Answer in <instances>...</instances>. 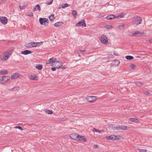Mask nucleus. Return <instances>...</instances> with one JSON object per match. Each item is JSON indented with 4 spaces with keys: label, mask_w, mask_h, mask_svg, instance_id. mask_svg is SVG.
I'll use <instances>...</instances> for the list:
<instances>
[{
    "label": "nucleus",
    "mask_w": 152,
    "mask_h": 152,
    "mask_svg": "<svg viewBox=\"0 0 152 152\" xmlns=\"http://www.w3.org/2000/svg\"><path fill=\"white\" fill-rule=\"evenodd\" d=\"M36 67L39 70H41L42 68V65H39L37 66Z\"/></svg>",
    "instance_id": "nucleus-35"
},
{
    "label": "nucleus",
    "mask_w": 152,
    "mask_h": 152,
    "mask_svg": "<svg viewBox=\"0 0 152 152\" xmlns=\"http://www.w3.org/2000/svg\"><path fill=\"white\" fill-rule=\"evenodd\" d=\"M8 73L7 70H1L0 71V74L1 75H6Z\"/></svg>",
    "instance_id": "nucleus-25"
},
{
    "label": "nucleus",
    "mask_w": 152,
    "mask_h": 152,
    "mask_svg": "<svg viewBox=\"0 0 152 152\" xmlns=\"http://www.w3.org/2000/svg\"><path fill=\"white\" fill-rule=\"evenodd\" d=\"M70 5L69 4H67V3H64L62 4L61 6L62 8H64L66 7H67L69 6Z\"/></svg>",
    "instance_id": "nucleus-27"
},
{
    "label": "nucleus",
    "mask_w": 152,
    "mask_h": 152,
    "mask_svg": "<svg viewBox=\"0 0 152 152\" xmlns=\"http://www.w3.org/2000/svg\"><path fill=\"white\" fill-rule=\"evenodd\" d=\"M129 119L130 121L136 123H139L140 122V120L136 118H130Z\"/></svg>",
    "instance_id": "nucleus-19"
},
{
    "label": "nucleus",
    "mask_w": 152,
    "mask_h": 152,
    "mask_svg": "<svg viewBox=\"0 0 152 152\" xmlns=\"http://www.w3.org/2000/svg\"><path fill=\"white\" fill-rule=\"evenodd\" d=\"M146 95H149L150 94V92L148 91H145L144 93Z\"/></svg>",
    "instance_id": "nucleus-43"
},
{
    "label": "nucleus",
    "mask_w": 152,
    "mask_h": 152,
    "mask_svg": "<svg viewBox=\"0 0 152 152\" xmlns=\"http://www.w3.org/2000/svg\"><path fill=\"white\" fill-rule=\"evenodd\" d=\"M134 20L132 21L133 25L137 26L140 24L142 22V19L140 17L137 16H135L133 18Z\"/></svg>",
    "instance_id": "nucleus-3"
},
{
    "label": "nucleus",
    "mask_w": 152,
    "mask_h": 152,
    "mask_svg": "<svg viewBox=\"0 0 152 152\" xmlns=\"http://www.w3.org/2000/svg\"><path fill=\"white\" fill-rule=\"evenodd\" d=\"M149 41L151 43H152V39L149 40Z\"/></svg>",
    "instance_id": "nucleus-50"
},
{
    "label": "nucleus",
    "mask_w": 152,
    "mask_h": 152,
    "mask_svg": "<svg viewBox=\"0 0 152 152\" xmlns=\"http://www.w3.org/2000/svg\"><path fill=\"white\" fill-rule=\"evenodd\" d=\"M130 66L131 68L132 69H134L136 67V66L134 64H131Z\"/></svg>",
    "instance_id": "nucleus-42"
},
{
    "label": "nucleus",
    "mask_w": 152,
    "mask_h": 152,
    "mask_svg": "<svg viewBox=\"0 0 152 152\" xmlns=\"http://www.w3.org/2000/svg\"><path fill=\"white\" fill-rule=\"evenodd\" d=\"M126 58L127 60H131L134 58V57L131 56H127L126 57Z\"/></svg>",
    "instance_id": "nucleus-33"
},
{
    "label": "nucleus",
    "mask_w": 152,
    "mask_h": 152,
    "mask_svg": "<svg viewBox=\"0 0 152 152\" xmlns=\"http://www.w3.org/2000/svg\"><path fill=\"white\" fill-rule=\"evenodd\" d=\"M78 56L80 57H81V56L80 55V54H79V55H78Z\"/></svg>",
    "instance_id": "nucleus-53"
},
{
    "label": "nucleus",
    "mask_w": 152,
    "mask_h": 152,
    "mask_svg": "<svg viewBox=\"0 0 152 152\" xmlns=\"http://www.w3.org/2000/svg\"><path fill=\"white\" fill-rule=\"evenodd\" d=\"M26 15L29 17H32L33 15V13L31 12L28 11L26 13Z\"/></svg>",
    "instance_id": "nucleus-29"
},
{
    "label": "nucleus",
    "mask_w": 152,
    "mask_h": 152,
    "mask_svg": "<svg viewBox=\"0 0 152 152\" xmlns=\"http://www.w3.org/2000/svg\"><path fill=\"white\" fill-rule=\"evenodd\" d=\"M29 79L34 80H38V77L37 76L32 75L30 76Z\"/></svg>",
    "instance_id": "nucleus-21"
},
{
    "label": "nucleus",
    "mask_w": 152,
    "mask_h": 152,
    "mask_svg": "<svg viewBox=\"0 0 152 152\" xmlns=\"http://www.w3.org/2000/svg\"><path fill=\"white\" fill-rule=\"evenodd\" d=\"M56 68L55 67H53L51 68V70L53 71H55L56 70Z\"/></svg>",
    "instance_id": "nucleus-45"
},
{
    "label": "nucleus",
    "mask_w": 152,
    "mask_h": 152,
    "mask_svg": "<svg viewBox=\"0 0 152 152\" xmlns=\"http://www.w3.org/2000/svg\"><path fill=\"white\" fill-rule=\"evenodd\" d=\"M56 58H52L48 60L46 62V64H47L53 63L54 64L56 61Z\"/></svg>",
    "instance_id": "nucleus-16"
},
{
    "label": "nucleus",
    "mask_w": 152,
    "mask_h": 152,
    "mask_svg": "<svg viewBox=\"0 0 152 152\" xmlns=\"http://www.w3.org/2000/svg\"><path fill=\"white\" fill-rule=\"evenodd\" d=\"M31 53V51L28 50H25L21 52V53L24 55H26L28 54H29Z\"/></svg>",
    "instance_id": "nucleus-22"
},
{
    "label": "nucleus",
    "mask_w": 152,
    "mask_h": 152,
    "mask_svg": "<svg viewBox=\"0 0 152 152\" xmlns=\"http://www.w3.org/2000/svg\"><path fill=\"white\" fill-rule=\"evenodd\" d=\"M19 7L20 9V10H22V7H21V6L20 5Z\"/></svg>",
    "instance_id": "nucleus-51"
},
{
    "label": "nucleus",
    "mask_w": 152,
    "mask_h": 152,
    "mask_svg": "<svg viewBox=\"0 0 152 152\" xmlns=\"http://www.w3.org/2000/svg\"><path fill=\"white\" fill-rule=\"evenodd\" d=\"M78 140L77 141H83L84 142H86V140L85 138V137L83 136H81L79 135V136L78 137Z\"/></svg>",
    "instance_id": "nucleus-17"
},
{
    "label": "nucleus",
    "mask_w": 152,
    "mask_h": 152,
    "mask_svg": "<svg viewBox=\"0 0 152 152\" xmlns=\"http://www.w3.org/2000/svg\"><path fill=\"white\" fill-rule=\"evenodd\" d=\"M64 23L63 22H58L54 23V25L56 27H59L63 25Z\"/></svg>",
    "instance_id": "nucleus-20"
},
{
    "label": "nucleus",
    "mask_w": 152,
    "mask_h": 152,
    "mask_svg": "<svg viewBox=\"0 0 152 152\" xmlns=\"http://www.w3.org/2000/svg\"><path fill=\"white\" fill-rule=\"evenodd\" d=\"M93 131L99 133H101V132H104L103 130H99L96 129L95 128H94L93 129Z\"/></svg>",
    "instance_id": "nucleus-30"
},
{
    "label": "nucleus",
    "mask_w": 152,
    "mask_h": 152,
    "mask_svg": "<svg viewBox=\"0 0 152 152\" xmlns=\"http://www.w3.org/2000/svg\"><path fill=\"white\" fill-rule=\"evenodd\" d=\"M26 6L25 5H23L22 7V10H24V9H25L26 8Z\"/></svg>",
    "instance_id": "nucleus-46"
},
{
    "label": "nucleus",
    "mask_w": 152,
    "mask_h": 152,
    "mask_svg": "<svg viewBox=\"0 0 152 152\" xmlns=\"http://www.w3.org/2000/svg\"><path fill=\"white\" fill-rule=\"evenodd\" d=\"M53 1V0H49V1H47L45 3L47 4L50 5L52 4Z\"/></svg>",
    "instance_id": "nucleus-36"
},
{
    "label": "nucleus",
    "mask_w": 152,
    "mask_h": 152,
    "mask_svg": "<svg viewBox=\"0 0 152 152\" xmlns=\"http://www.w3.org/2000/svg\"><path fill=\"white\" fill-rule=\"evenodd\" d=\"M20 89V88L18 86H16L13 88L12 90L15 91H18Z\"/></svg>",
    "instance_id": "nucleus-32"
},
{
    "label": "nucleus",
    "mask_w": 152,
    "mask_h": 152,
    "mask_svg": "<svg viewBox=\"0 0 152 152\" xmlns=\"http://www.w3.org/2000/svg\"><path fill=\"white\" fill-rule=\"evenodd\" d=\"M87 100L88 102H93L97 100V98L96 96H88L87 98Z\"/></svg>",
    "instance_id": "nucleus-8"
},
{
    "label": "nucleus",
    "mask_w": 152,
    "mask_h": 152,
    "mask_svg": "<svg viewBox=\"0 0 152 152\" xmlns=\"http://www.w3.org/2000/svg\"><path fill=\"white\" fill-rule=\"evenodd\" d=\"M66 66H64L63 67H62V69H66Z\"/></svg>",
    "instance_id": "nucleus-49"
},
{
    "label": "nucleus",
    "mask_w": 152,
    "mask_h": 152,
    "mask_svg": "<svg viewBox=\"0 0 152 152\" xmlns=\"http://www.w3.org/2000/svg\"><path fill=\"white\" fill-rule=\"evenodd\" d=\"M79 51H80V53H83V54L84 53H85L86 52V50H82L80 49L79 50Z\"/></svg>",
    "instance_id": "nucleus-41"
},
{
    "label": "nucleus",
    "mask_w": 152,
    "mask_h": 152,
    "mask_svg": "<svg viewBox=\"0 0 152 152\" xmlns=\"http://www.w3.org/2000/svg\"><path fill=\"white\" fill-rule=\"evenodd\" d=\"M54 16V14H52L49 16V18L50 21H52L54 20L55 18Z\"/></svg>",
    "instance_id": "nucleus-24"
},
{
    "label": "nucleus",
    "mask_w": 152,
    "mask_h": 152,
    "mask_svg": "<svg viewBox=\"0 0 152 152\" xmlns=\"http://www.w3.org/2000/svg\"><path fill=\"white\" fill-rule=\"evenodd\" d=\"M62 65L63 63L62 62L56 61L55 63L53 64V66H54L57 69L59 68Z\"/></svg>",
    "instance_id": "nucleus-10"
},
{
    "label": "nucleus",
    "mask_w": 152,
    "mask_h": 152,
    "mask_svg": "<svg viewBox=\"0 0 152 152\" xmlns=\"http://www.w3.org/2000/svg\"><path fill=\"white\" fill-rule=\"evenodd\" d=\"M40 9L41 8L39 5L37 4L34 7L33 10H40Z\"/></svg>",
    "instance_id": "nucleus-31"
},
{
    "label": "nucleus",
    "mask_w": 152,
    "mask_h": 152,
    "mask_svg": "<svg viewBox=\"0 0 152 152\" xmlns=\"http://www.w3.org/2000/svg\"><path fill=\"white\" fill-rule=\"evenodd\" d=\"M115 18L114 15H108L106 17V19L107 20H111Z\"/></svg>",
    "instance_id": "nucleus-23"
},
{
    "label": "nucleus",
    "mask_w": 152,
    "mask_h": 152,
    "mask_svg": "<svg viewBox=\"0 0 152 152\" xmlns=\"http://www.w3.org/2000/svg\"><path fill=\"white\" fill-rule=\"evenodd\" d=\"M76 26L77 27L83 26L85 27L86 25L84 19H82L80 21H79L76 24Z\"/></svg>",
    "instance_id": "nucleus-9"
},
{
    "label": "nucleus",
    "mask_w": 152,
    "mask_h": 152,
    "mask_svg": "<svg viewBox=\"0 0 152 152\" xmlns=\"http://www.w3.org/2000/svg\"><path fill=\"white\" fill-rule=\"evenodd\" d=\"M80 52V51H79V50L78 51H77V54H79Z\"/></svg>",
    "instance_id": "nucleus-52"
},
{
    "label": "nucleus",
    "mask_w": 152,
    "mask_h": 152,
    "mask_svg": "<svg viewBox=\"0 0 152 152\" xmlns=\"http://www.w3.org/2000/svg\"><path fill=\"white\" fill-rule=\"evenodd\" d=\"M77 12L76 10H73L72 11V15L74 16L75 18L76 17V16L77 15Z\"/></svg>",
    "instance_id": "nucleus-28"
},
{
    "label": "nucleus",
    "mask_w": 152,
    "mask_h": 152,
    "mask_svg": "<svg viewBox=\"0 0 152 152\" xmlns=\"http://www.w3.org/2000/svg\"><path fill=\"white\" fill-rule=\"evenodd\" d=\"M8 21V19L5 17H0V22L4 25L6 24Z\"/></svg>",
    "instance_id": "nucleus-13"
},
{
    "label": "nucleus",
    "mask_w": 152,
    "mask_h": 152,
    "mask_svg": "<svg viewBox=\"0 0 152 152\" xmlns=\"http://www.w3.org/2000/svg\"><path fill=\"white\" fill-rule=\"evenodd\" d=\"M125 27V26L124 24L120 25L118 27V29L121 30L123 29Z\"/></svg>",
    "instance_id": "nucleus-37"
},
{
    "label": "nucleus",
    "mask_w": 152,
    "mask_h": 152,
    "mask_svg": "<svg viewBox=\"0 0 152 152\" xmlns=\"http://www.w3.org/2000/svg\"><path fill=\"white\" fill-rule=\"evenodd\" d=\"M137 149L140 152H146L147 151L146 149H141L139 148H137Z\"/></svg>",
    "instance_id": "nucleus-38"
},
{
    "label": "nucleus",
    "mask_w": 152,
    "mask_h": 152,
    "mask_svg": "<svg viewBox=\"0 0 152 152\" xmlns=\"http://www.w3.org/2000/svg\"><path fill=\"white\" fill-rule=\"evenodd\" d=\"M15 129H18L21 131L23 130V128L21 126H15Z\"/></svg>",
    "instance_id": "nucleus-40"
},
{
    "label": "nucleus",
    "mask_w": 152,
    "mask_h": 152,
    "mask_svg": "<svg viewBox=\"0 0 152 152\" xmlns=\"http://www.w3.org/2000/svg\"><path fill=\"white\" fill-rule=\"evenodd\" d=\"M70 136L71 138L77 141L78 140V138L79 135L76 133H73L71 134Z\"/></svg>",
    "instance_id": "nucleus-14"
},
{
    "label": "nucleus",
    "mask_w": 152,
    "mask_h": 152,
    "mask_svg": "<svg viewBox=\"0 0 152 152\" xmlns=\"http://www.w3.org/2000/svg\"><path fill=\"white\" fill-rule=\"evenodd\" d=\"M43 43L42 42H31L29 43L25 44V46L28 48H32L33 47H38Z\"/></svg>",
    "instance_id": "nucleus-2"
},
{
    "label": "nucleus",
    "mask_w": 152,
    "mask_h": 152,
    "mask_svg": "<svg viewBox=\"0 0 152 152\" xmlns=\"http://www.w3.org/2000/svg\"><path fill=\"white\" fill-rule=\"evenodd\" d=\"M106 139L108 140H118L121 139V136L120 135L115 136L112 135L110 136H107L106 137Z\"/></svg>",
    "instance_id": "nucleus-6"
},
{
    "label": "nucleus",
    "mask_w": 152,
    "mask_h": 152,
    "mask_svg": "<svg viewBox=\"0 0 152 152\" xmlns=\"http://www.w3.org/2000/svg\"><path fill=\"white\" fill-rule=\"evenodd\" d=\"M94 147L95 148H97L98 147V145H94Z\"/></svg>",
    "instance_id": "nucleus-48"
},
{
    "label": "nucleus",
    "mask_w": 152,
    "mask_h": 152,
    "mask_svg": "<svg viewBox=\"0 0 152 152\" xmlns=\"http://www.w3.org/2000/svg\"><path fill=\"white\" fill-rule=\"evenodd\" d=\"M123 17H124L123 14H121L118 16H115V18L120 19V18H123Z\"/></svg>",
    "instance_id": "nucleus-34"
},
{
    "label": "nucleus",
    "mask_w": 152,
    "mask_h": 152,
    "mask_svg": "<svg viewBox=\"0 0 152 152\" xmlns=\"http://www.w3.org/2000/svg\"><path fill=\"white\" fill-rule=\"evenodd\" d=\"M12 53L10 51L5 52L0 55V59L3 61H5L8 59Z\"/></svg>",
    "instance_id": "nucleus-1"
},
{
    "label": "nucleus",
    "mask_w": 152,
    "mask_h": 152,
    "mask_svg": "<svg viewBox=\"0 0 152 152\" xmlns=\"http://www.w3.org/2000/svg\"><path fill=\"white\" fill-rule=\"evenodd\" d=\"M104 27L106 29H111L113 28L112 26L111 25H108L107 24H106L105 25Z\"/></svg>",
    "instance_id": "nucleus-26"
},
{
    "label": "nucleus",
    "mask_w": 152,
    "mask_h": 152,
    "mask_svg": "<svg viewBox=\"0 0 152 152\" xmlns=\"http://www.w3.org/2000/svg\"><path fill=\"white\" fill-rule=\"evenodd\" d=\"M45 112L46 113L49 114H51L53 113V112L52 111L50 110H46V111Z\"/></svg>",
    "instance_id": "nucleus-39"
},
{
    "label": "nucleus",
    "mask_w": 152,
    "mask_h": 152,
    "mask_svg": "<svg viewBox=\"0 0 152 152\" xmlns=\"http://www.w3.org/2000/svg\"><path fill=\"white\" fill-rule=\"evenodd\" d=\"M144 34V32L142 31H137L132 34L133 36H136L137 35L141 36Z\"/></svg>",
    "instance_id": "nucleus-12"
},
{
    "label": "nucleus",
    "mask_w": 152,
    "mask_h": 152,
    "mask_svg": "<svg viewBox=\"0 0 152 152\" xmlns=\"http://www.w3.org/2000/svg\"><path fill=\"white\" fill-rule=\"evenodd\" d=\"M99 39L101 42L104 45L107 44L108 43V40L105 35L102 34L99 37Z\"/></svg>",
    "instance_id": "nucleus-5"
},
{
    "label": "nucleus",
    "mask_w": 152,
    "mask_h": 152,
    "mask_svg": "<svg viewBox=\"0 0 152 152\" xmlns=\"http://www.w3.org/2000/svg\"><path fill=\"white\" fill-rule=\"evenodd\" d=\"M114 54L115 55L117 56L118 55V53L117 52H115V51H114Z\"/></svg>",
    "instance_id": "nucleus-47"
},
{
    "label": "nucleus",
    "mask_w": 152,
    "mask_h": 152,
    "mask_svg": "<svg viewBox=\"0 0 152 152\" xmlns=\"http://www.w3.org/2000/svg\"><path fill=\"white\" fill-rule=\"evenodd\" d=\"M10 79V77L7 76H3L0 78V82H7Z\"/></svg>",
    "instance_id": "nucleus-15"
},
{
    "label": "nucleus",
    "mask_w": 152,
    "mask_h": 152,
    "mask_svg": "<svg viewBox=\"0 0 152 152\" xmlns=\"http://www.w3.org/2000/svg\"><path fill=\"white\" fill-rule=\"evenodd\" d=\"M120 64V61L118 60H114L112 62L113 66H118Z\"/></svg>",
    "instance_id": "nucleus-18"
},
{
    "label": "nucleus",
    "mask_w": 152,
    "mask_h": 152,
    "mask_svg": "<svg viewBox=\"0 0 152 152\" xmlns=\"http://www.w3.org/2000/svg\"><path fill=\"white\" fill-rule=\"evenodd\" d=\"M22 75L18 73H13L11 76V78L12 79H15L18 78H20Z\"/></svg>",
    "instance_id": "nucleus-11"
},
{
    "label": "nucleus",
    "mask_w": 152,
    "mask_h": 152,
    "mask_svg": "<svg viewBox=\"0 0 152 152\" xmlns=\"http://www.w3.org/2000/svg\"><path fill=\"white\" fill-rule=\"evenodd\" d=\"M39 22L41 25L47 26L48 25L49 21L48 19L41 18L39 19Z\"/></svg>",
    "instance_id": "nucleus-7"
},
{
    "label": "nucleus",
    "mask_w": 152,
    "mask_h": 152,
    "mask_svg": "<svg viewBox=\"0 0 152 152\" xmlns=\"http://www.w3.org/2000/svg\"><path fill=\"white\" fill-rule=\"evenodd\" d=\"M114 130H125L127 129L128 127L124 125H113L112 126Z\"/></svg>",
    "instance_id": "nucleus-4"
},
{
    "label": "nucleus",
    "mask_w": 152,
    "mask_h": 152,
    "mask_svg": "<svg viewBox=\"0 0 152 152\" xmlns=\"http://www.w3.org/2000/svg\"><path fill=\"white\" fill-rule=\"evenodd\" d=\"M142 84L141 82H137V85L139 86H140Z\"/></svg>",
    "instance_id": "nucleus-44"
}]
</instances>
